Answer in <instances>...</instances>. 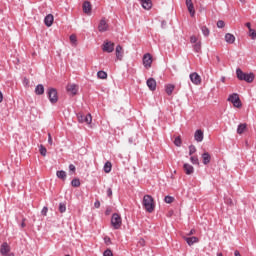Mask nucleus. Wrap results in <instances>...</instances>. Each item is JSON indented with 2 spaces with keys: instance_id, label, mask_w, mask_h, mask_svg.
<instances>
[{
  "instance_id": "obj_1",
  "label": "nucleus",
  "mask_w": 256,
  "mask_h": 256,
  "mask_svg": "<svg viewBox=\"0 0 256 256\" xmlns=\"http://www.w3.org/2000/svg\"><path fill=\"white\" fill-rule=\"evenodd\" d=\"M142 205L148 213H153V211H155V200H153L151 195H145L143 197Z\"/></svg>"
},
{
  "instance_id": "obj_2",
  "label": "nucleus",
  "mask_w": 256,
  "mask_h": 256,
  "mask_svg": "<svg viewBox=\"0 0 256 256\" xmlns=\"http://www.w3.org/2000/svg\"><path fill=\"white\" fill-rule=\"evenodd\" d=\"M111 225L114 229H121V225H123L121 215L114 213L111 218Z\"/></svg>"
},
{
  "instance_id": "obj_3",
  "label": "nucleus",
  "mask_w": 256,
  "mask_h": 256,
  "mask_svg": "<svg viewBox=\"0 0 256 256\" xmlns=\"http://www.w3.org/2000/svg\"><path fill=\"white\" fill-rule=\"evenodd\" d=\"M228 101L234 105V107H236L237 109L241 108L242 107V103H241V99L239 98V94L237 93H234V94H231L229 97H228Z\"/></svg>"
},
{
  "instance_id": "obj_4",
  "label": "nucleus",
  "mask_w": 256,
  "mask_h": 256,
  "mask_svg": "<svg viewBox=\"0 0 256 256\" xmlns=\"http://www.w3.org/2000/svg\"><path fill=\"white\" fill-rule=\"evenodd\" d=\"M77 119L79 123H86V125H91V122L93 121L91 114L85 115L83 113H78Z\"/></svg>"
},
{
  "instance_id": "obj_5",
  "label": "nucleus",
  "mask_w": 256,
  "mask_h": 256,
  "mask_svg": "<svg viewBox=\"0 0 256 256\" xmlns=\"http://www.w3.org/2000/svg\"><path fill=\"white\" fill-rule=\"evenodd\" d=\"M152 64H153V57L149 53L144 54L143 65L145 69H151Z\"/></svg>"
},
{
  "instance_id": "obj_6",
  "label": "nucleus",
  "mask_w": 256,
  "mask_h": 256,
  "mask_svg": "<svg viewBox=\"0 0 256 256\" xmlns=\"http://www.w3.org/2000/svg\"><path fill=\"white\" fill-rule=\"evenodd\" d=\"M102 51H104L105 53H113V51H115V43L105 42L103 44Z\"/></svg>"
},
{
  "instance_id": "obj_7",
  "label": "nucleus",
  "mask_w": 256,
  "mask_h": 256,
  "mask_svg": "<svg viewBox=\"0 0 256 256\" xmlns=\"http://www.w3.org/2000/svg\"><path fill=\"white\" fill-rule=\"evenodd\" d=\"M48 96L51 103H57V101H59V97L57 96V90H55L54 88L49 89Z\"/></svg>"
},
{
  "instance_id": "obj_8",
  "label": "nucleus",
  "mask_w": 256,
  "mask_h": 256,
  "mask_svg": "<svg viewBox=\"0 0 256 256\" xmlns=\"http://www.w3.org/2000/svg\"><path fill=\"white\" fill-rule=\"evenodd\" d=\"M190 81L194 85H201V76L197 74L196 72H193L190 74Z\"/></svg>"
},
{
  "instance_id": "obj_9",
  "label": "nucleus",
  "mask_w": 256,
  "mask_h": 256,
  "mask_svg": "<svg viewBox=\"0 0 256 256\" xmlns=\"http://www.w3.org/2000/svg\"><path fill=\"white\" fill-rule=\"evenodd\" d=\"M109 29V24H107V20L102 19L98 25V30L100 33H105Z\"/></svg>"
},
{
  "instance_id": "obj_10",
  "label": "nucleus",
  "mask_w": 256,
  "mask_h": 256,
  "mask_svg": "<svg viewBox=\"0 0 256 256\" xmlns=\"http://www.w3.org/2000/svg\"><path fill=\"white\" fill-rule=\"evenodd\" d=\"M186 7L191 17H195V6L193 5V0H186Z\"/></svg>"
},
{
  "instance_id": "obj_11",
  "label": "nucleus",
  "mask_w": 256,
  "mask_h": 256,
  "mask_svg": "<svg viewBox=\"0 0 256 256\" xmlns=\"http://www.w3.org/2000/svg\"><path fill=\"white\" fill-rule=\"evenodd\" d=\"M146 85L150 91H155V89H157V81H155L154 78H149L146 82Z\"/></svg>"
},
{
  "instance_id": "obj_12",
  "label": "nucleus",
  "mask_w": 256,
  "mask_h": 256,
  "mask_svg": "<svg viewBox=\"0 0 256 256\" xmlns=\"http://www.w3.org/2000/svg\"><path fill=\"white\" fill-rule=\"evenodd\" d=\"M67 91L68 93H71V95H77V91H79V86H77L76 84H68Z\"/></svg>"
},
{
  "instance_id": "obj_13",
  "label": "nucleus",
  "mask_w": 256,
  "mask_h": 256,
  "mask_svg": "<svg viewBox=\"0 0 256 256\" xmlns=\"http://www.w3.org/2000/svg\"><path fill=\"white\" fill-rule=\"evenodd\" d=\"M11 251V247H9V244L7 242H4L0 247V253L1 255H7Z\"/></svg>"
},
{
  "instance_id": "obj_14",
  "label": "nucleus",
  "mask_w": 256,
  "mask_h": 256,
  "mask_svg": "<svg viewBox=\"0 0 256 256\" xmlns=\"http://www.w3.org/2000/svg\"><path fill=\"white\" fill-rule=\"evenodd\" d=\"M186 243L191 247V245H195V243H199V238L192 236V237H184Z\"/></svg>"
},
{
  "instance_id": "obj_15",
  "label": "nucleus",
  "mask_w": 256,
  "mask_h": 256,
  "mask_svg": "<svg viewBox=\"0 0 256 256\" xmlns=\"http://www.w3.org/2000/svg\"><path fill=\"white\" fill-rule=\"evenodd\" d=\"M140 3L143 9H146V11H149V9L153 7V2H151V0H140Z\"/></svg>"
},
{
  "instance_id": "obj_16",
  "label": "nucleus",
  "mask_w": 256,
  "mask_h": 256,
  "mask_svg": "<svg viewBox=\"0 0 256 256\" xmlns=\"http://www.w3.org/2000/svg\"><path fill=\"white\" fill-rule=\"evenodd\" d=\"M184 172L186 175H193L195 168L192 165L185 163L183 166Z\"/></svg>"
},
{
  "instance_id": "obj_17",
  "label": "nucleus",
  "mask_w": 256,
  "mask_h": 256,
  "mask_svg": "<svg viewBox=\"0 0 256 256\" xmlns=\"http://www.w3.org/2000/svg\"><path fill=\"white\" fill-rule=\"evenodd\" d=\"M53 21H55V18L52 14H48L44 19L46 27H51V25H53Z\"/></svg>"
},
{
  "instance_id": "obj_18",
  "label": "nucleus",
  "mask_w": 256,
  "mask_h": 256,
  "mask_svg": "<svg viewBox=\"0 0 256 256\" xmlns=\"http://www.w3.org/2000/svg\"><path fill=\"white\" fill-rule=\"evenodd\" d=\"M91 9H92L91 2L85 1L83 3V11H84V13H86V15H91Z\"/></svg>"
},
{
  "instance_id": "obj_19",
  "label": "nucleus",
  "mask_w": 256,
  "mask_h": 256,
  "mask_svg": "<svg viewBox=\"0 0 256 256\" xmlns=\"http://www.w3.org/2000/svg\"><path fill=\"white\" fill-rule=\"evenodd\" d=\"M202 162L204 165H209V163H211V155L209 152H204L202 154Z\"/></svg>"
},
{
  "instance_id": "obj_20",
  "label": "nucleus",
  "mask_w": 256,
  "mask_h": 256,
  "mask_svg": "<svg viewBox=\"0 0 256 256\" xmlns=\"http://www.w3.org/2000/svg\"><path fill=\"white\" fill-rule=\"evenodd\" d=\"M116 59H118V61L123 60V47H121V45L116 47Z\"/></svg>"
},
{
  "instance_id": "obj_21",
  "label": "nucleus",
  "mask_w": 256,
  "mask_h": 256,
  "mask_svg": "<svg viewBox=\"0 0 256 256\" xmlns=\"http://www.w3.org/2000/svg\"><path fill=\"white\" fill-rule=\"evenodd\" d=\"M203 132L202 130H196L195 134H194V139L195 141H197L198 143H201V141H203Z\"/></svg>"
},
{
  "instance_id": "obj_22",
  "label": "nucleus",
  "mask_w": 256,
  "mask_h": 256,
  "mask_svg": "<svg viewBox=\"0 0 256 256\" xmlns=\"http://www.w3.org/2000/svg\"><path fill=\"white\" fill-rule=\"evenodd\" d=\"M225 41H226V43H229L230 45H233V43H235V36L231 33H227L225 35Z\"/></svg>"
},
{
  "instance_id": "obj_23",
  "label": "nucleus",
  "mask_w": 256,
  "mask_h": 256,
  "mask_svg": "<svg viewBox=\"0 0 256 256\" xmlns=\"http://www.w3.org/2000/svg\"><path fill=\"white\" fill-rule=\"evenodd\" d=\"M254 80H255V75L253 73H250V74L246 73L242 81H246V83H253Z\"/></svg>"
},
{
  "instance_id": "obj_24",
  "label": "nucleus",
  "mask_w": 256,
  "mask_h": 256,
  "mask_svg": "<svg viewBox=\"0 0 256 256\" xmlns=\"http://www.w3.org/2000/svg\"><path fill=\"white\" fill-rule=\"evenodd\" d=\"M246 129H247V124H245V123L240 124L237 128L238 135H243V133H245Z\"/></svg>"
},
{
  "instance_id": "obj_25",
  "label": "nucleus",
  "mask_w": 256,
  "mask_h": 256,
  "mask_svg": "<svg viewBox=\"0 0 256 256\" xmlns=\"http://www.w3.org/2000/svg\"><path fill=\"white\" fill-rule=\"evenodd\" d=\"M35 93L36 95H43V93H45V87H43L41 84L37 85L35 88Z\"/></svg>"
},
{
  "instance_id": "obj_26",
  "label": "nucleus",
  "mask_w": 256,
  "mask_h": 256,
  "mask_svg": "<svg viewBox=\"0 0 256 256\" xmlns=\"http://www.w3.org/2000/svg\"><path fill=\"white\" fill-rule=\"evenodd\" d=\"M236 75H237V78L240 80V81H243V79H245V76L247 75V73H244L243 71H241L240 68H238L236 70Z\"/></svg>"
},
{
  "instance_id": "obj_27",
  "label": "nucleus",
  "mask_w": 256,
  "mask_h": 256,
  "mask_svg": "<svg viewBox=\"0 0 256 256\" xmlns=\"http://www.w3.org/2000/svg\"><path fill=\"white\" fill-rule=\"evenodd\" d=\"M56 175L58 179H62V181H65V179H67V173L63 170L57 171Z\"/></svg>"
},
{
  "instance_id": "obj_28",
  "label": "nucleus",
  "mask_w": 256,
  "mask_h": 256,
  "mask_svg": "<svg viewBox=\"0 0 256 256\" xmlns=\"http://www.w3.org/2000/svg\"><path fill=\"white\" fill-rule=\"evenodd\" d=\"M173 91H175V85H173V84L166 85L167 95H173Z\"/></svg>"
},
{
  "instance_id": "obj_29",
  "label": "nucleus",
  "mask_w": 256,
  "mask_h": 256,
  "mask_svg": "<svg viewBox=\"0 0 256 256\" xmlns=\"http://www.w3.org/2000/svg\"><path fill=\"white\" fill-rule=\"evenodd\" d=\"M112 164L111 162H106L105 165H104V171L105 173H111V169H112Z\"/></svg>"
},
{
  "instance_id": "obj_30",
  "label": "nucleus",
  "mask_w": 256,
  "mask_h": 256,
  "mask_svg": "<svg viewBox=\"0 0 256 256\" xmlns=\"http://www.w3.org/2000/svg\"><path fill=\"white\" fill-rule=\"evenodd\" d=\"M97 77H98V79H107V72H105V71H98L97 72Z\"/></svg>"
},
{
  "instance_id": "obj_31",
  "label": "nucleus",
  "mask_w": 256,
  "mask_h": 256,
  "mask_svg": "<svg viewBox=\"0 0 256 256\" xmlns=\"http://www.w3.org/2000/svg\"><path fill=\"white\" fill-rule=\"evenodd\" d=\"M193 49L196 53H201V41L193 45Z\"/></svg>"
},
{
  "instance_id": "obj_32",
  "label": "nucleus",
  "mask_w": 256,
  "mask_h": 256,
  "mask_svg": "<svg viewBox=\"0 0 256 256\" xmlns=\"http://www.w3.org/2000/svg\"><path fill=\"white\" fill-rule=\"evenodd\" d=\"M201 31H202L204 37H209V33H210L209 28H207L206 26H203L201 28Z\"/></svg>"
},
{
  "instance_id": "obj_33",
  "label": "nucleus",
  "mask_w": 256,
  "mask_h": 256,
  "mask_svg": "<svg viewBox=\"0 0 256 256\" xmlns=\"http://www.w3.org/2000/svg\"><path fill=\"white\" fill-rule=\"evenodd\" d=\"M70 42L72 43V45H74V47H77V36L72 34L70 36Z\"/></svg>"
},
{
  "instance_id": "obj_34",
  "label": "nucleus",
  "mask_w": 256,
  "mask_h": 256,
  "mask_svg": "<svg viewBox=\"0 0 256 256\" xmlns=\"http://www.w3.org/2000/svg\"><path fill=\"white\" fill-rule=\"evenodd\" d=\"M39 151L42 157H45L47 155V148H45V146L40 145Z\"/></svg>"
},
{
  "instance_id": "obj_35",
  "label": "nucleus",
  "mask_w": 256,
  "mask_h": 256,
  "mask_svg": "<svg viewBox=\"0 0 256 256\" xmlns=\"http://www.w3.org/2000/svg\"><path fill=\"white\" fill-rule=\"evenodd\" d=\"M248 35L251 39L255 40L256 39V31L255 29H250L249 32H248Z\"/></svg>"
},
{
  "instance_id": "obj_36",
  "label": "nucleus",
  "mask_w": 256,
  "mask_h": 256,
  "mask_svg": "<svg viewBox=\"0 0 256 256\" xmlns=\"http://www.w3.org/2000/svg\"><path fill=\"white\" fill-rule=\"evenodd\" d=\"M190 161L193 165H199V158L197 156H191Z\"/></svg>"
},
{
  "instance_id": "obj_37",
  "label": "nucleus",
  "mask_w": 256,
  "mask_h": 256,
  "mask_svg": "<svg viewBox=\"0 0 256 256\" xmlns=\"http://www.w3.org/2000/svg\"><path fill=\"white\" fill-rule=\"evenodd\" d=\"M72 187H80L81 186V181L79 179H73L71 182Z\"/></svg>"
},
{
  "instance_id": "obj_38",
  "label": "nucleus",
  "mask_w": 256,
  "mask_h": 256,
  "mask_svg": "<svg viewBox=\"0 0 256 256\" xmlns=\"http://www.w3.org/2000/svg\"><path fill=\"white\" fill-rule=\"evenodd\" d=\"M165 203L171 204L173 201H175V198L173 196H166L164 198Z\"/></svg>"
},
{
  "instance_id": "obj_39",
  "label": "nucleus",
  "mask_w": 256,
  "mask_h": 256,
  "mask_svg": "<svg viewBox=\"0 0 256 256\" xmlns=\"http://www.w3.org/2000/svg\"><path fill=\"white\" fill-rule=\"evenodd\" d=\"M59 211L60 213H65V211H67V207L65 206V204L63 203L59 204Z\"/></svg>"
},
{
  "instance_id": "obj_40",
  "label": "nucleus",
  "mask_w": 256,
  "mask_h": 256,
  "mask_svg": "<svg viewBox=\"0 0 256 256\" xmlns=\"http://www.w3.org/2000/svg\"><path fill=\"white\" fill-rule=\"evenodd\" d=\"M174 144L176 145V147H181V137H176L174 140Z\"/></svg>"
},
{
  "instance_id": "obj_41",
  "label": "nucleus",
  "mask_w": 256,
  "mask_h": 256,
  "mask_svg": "<svg viewBox=\"0 0 256 256\" xmlns=\"http://www.w3.org/2000/svg\"><path fill=\"white\" fill-rule=\"evenodd\" d=\"M217 27H218L219 29H223V27H225V22H224L223 20H219V21L217 22Z\"/></svg>"
},
{
  "instance_id": "obj_42",
  "label": "nucleus",
  "mask_w": 256,
  "mask_h": 256,
  "mask_svg": "<svg viewBox=\"0 0 256 256\" xmlns=\"http://www.w3.org/2000/svg\"><path fill=\"white\" fill-rule=\"evenodd\" d=\"M195 151H197V148L194 145H191L189 147V155H193V153H195Z\"/></svg>"
},
{
  "instance_id": "obj_43",
  "label": "nucleus",
  "mask_w": 256,
  "mask_h": 256,
  "mask_svg": "<svg viewBox=\"0 0 256 256\" xmlns=\"http://www.w3.org/2000/svg\"><path fill=\"white\" fill-rule=\"evenodd\" d=\"M190 43H194V44L199 43L197 36H191L190 37Z\"/></svg>"
},
{
  "instance_id": "obj_44",
  "label": "nucleus",
  "mask_w": 256,
  "mask_h": 256,
  "mask_svg": "<svg viewBox=\"0 0 256 256\" xmlns=\"http://www.w3.org/2000/svg\"><path fill=\"white\" fill-rule=\"evenodd\" d=\"M104 256H113V252L111 251V249H107L104 254Z\"/></svg>"
},
{
  "instance_id": "obj_45",
  "label": "nucleus",
  "mask_w": 256,
  "mask_h": 256,
  "mask_svg": "<svg viewBox=\"0 0 256 256\" xmlns=\"http://www.w3.org/2000/svg\"><path fill=\"white\" fill-rule=\"evenodd\" d=\"M107 195H108V197H113V190L111 189V188H108L107 189Z\"/></svg>"
},
{
  "instance_id": "obj_46",
  "label": "nucleus",
  "mask_w": 256,
  "mask_h": 256,
  "mask_svg": "<svg viewBox=\"0 0 256 256\" xmlns=\"http://www.w3.org/2000/svg\"><path fill=\"white\" fill-rule=\"evenodd\" d=\"M94 207L96 209H99V207H101V202H99V200H96L95 203H94Z\"/></svg>"
},
{
  "instance_id": "obj_47",
  "label": "nucleus",
  "mask_w": 256,
  "mask_h": 256,
  "mask_svg": "<svg viewBox=\"0 0 256 256\" xmlns=\"http://www.w3.org/2000/svg\"><path fill=\"white\" fill-rule=\"evenodd\" d=\"M48 211H49V208L44 207V208L42 209V215L47 216V212H48Z\"/></svg>"
},
{
  "instance_id": "obj_48",
  "label": "nucleus",
  "mask_w": 256,
  "mask_h": 256,
  "mask_svg": "<svg viewBox=\"0 0 256 256\" xmlns=\"http://www.w3.org/2000/svg\"><path fill=\"white\" fill-rule=\"evenodd\" d=\"M48 143L49 145H53V138L51 137V134H48Z\"/></svg>"
},
{
  "instance_id": "obj_49",
  "label": "nucleus",
  "mask_w": 256,
  "mask_h": 256,
  "mask_svg": "<svg viewBox=\"0 0 256 256\" xmlns=\"http://www.w3.org/2000/svg\"><path fill=\"white\" fill-rule=\"evenodd\" d=\"M75 169H76L75 165H73V164L69 165V170L72 171L73 173H75Z\"/></svg>"
},
{
  "instance_id": "obj_50",
  "label": "nucleus",
  "mask_w": 256,
  "mask_h": 256,
  "mask_svg": "<svg viewBox=\"0 0 256 256\" xmlns=\"http://www.w3.org/2000/svg\"><path fill=\"white\" fill-rule=\"evenodd\" d=\"M138 245H140V247H145V241L143 239L139 240Z\"/></svg>"
},
{
  "instance_id": "obj_51",
  "label": "nucleus",
  "mask_w": 256,
  "mask_h": 256,
  "mask_svg": "<svg viewBox=\"0 0 256 256\" xmlns=\"http://www.w3.org/2000/svg\"><path fill=\"white\" fill-rule=\"evenodd\" d=\"M104 241H105L106 245H109V243H111V238L105 237Z\"/></svg>"
},
{
  "instance_id": "obj_52",
  "label": "nucleus",
  "mask_w": 256,
  "mask_h": 256,
  "mask_svg": "<svg viewBox=\"0 0 256 256\" xmlns=\"http://www.w3.org/2000/svg\"><path fill=\"white\" fill-rule=\"evenodd\" d=\"M245 26L247 27L248 31H251V29H253L251 28V22L246 23Z\"/></svg>"
},
{
  "instance_id": "obj_53",
  "label": "nucleus",
  "mask_w": 256,
  "mask_h": 256,
  "mask_svg": "<svg viewBox=\"0 0 256 256\" xmlns=\"http://www.w3.org/2000/svg\"><path fill=\"white\" fill-rule=\"evenodd\" d=\"M195 233H196L195 229H192V230H190V232L188 233V235H189V236L195 235Z\"/></svg>"
},
{
  "instance_id": "obj_54",
  "label": "nucleus",
  "mask_w": 256,
  "mask_h": 256,
  "mask_svg": "<svg viewBox=\"0 0 256 256\" xmlns=\"http://www.w3.org/2000/svg\"><path fill=\"white\" fill-rule=\"evenodd\" d=\"M0 103H3V93L0 91Z\"/></svg>"
},
{
  "instance_id": "obj_55",
  "label": "nucleus",
  "mask_w": 256,
  "mask_h": 256,
  "mask_svg": "<svg viewBox=\"0 0 256 256\" xmlns=\"http://www.w3.org/2000/svg\"><path fill=\"white\" fill-rule=\"evenodd\" d=\"M234 255H235V256H241V253H239V250H236V251L234 252Z\"/></svg>"
},
{
  "instance_id": "obj_56",
  "label": "nucleus",
  "mask_w": 256,
  "mask_h": 256,
  "mask_svg": "<svg viewBox=\"0 0 256 256\" xmlns=\"http://www.w3.org/2000/svg\"><path fill=\"white\" fill-rule=\"evenodd\" d=\"M240 3H242L243 5H245L246 1L245 0H239Z\"/></svg>"
},
{
  "instance_id": "obj_57",
  "label": "nucleus",
  "mask_w": 256,
  "mask_h": 256,
  "mask_svg": "<svg viewBox=\"0 0 256 256\" xmlns=\"http://www.w3.org/2000/svg\"><path fill=\"white\" fill-rule=\"evenodd\" d=\"M165 25H167V22L163 21L162 22V27H165Z\"/></svg>"
},
{
  "instance_id": "obj_58",
  "label": "nucleus",
  "mask_w": 256,
  "mask_h": 256,
  "mask_svg": "<svg viewBox=\"0 0 256 256\" xmlns=\"http://www.w3.org/2000/svg\"><path fill=\"white\" fill-rule=\"evenodd\" d=\"M21 227H25V220H23Z\"/></svg>"
},
{
  "instance_id": "obj_59",
  "label": "nucleus",
  "mask_w": 256,
  "mask_h": 256,
  "mask_svg": "<svg viewBox=\"0 0 256 256\" xmlns=\"http://www.w3.org/2000/svg\"><path fill=\"white\" fill-rule=\"evenodd\" d=\"M7 256H15V254L11 253V254H6Z\"/></svg>"
},
{
  "instance_id": "obj_60",
  "label": "nucleus",
  "mask_w": 256,
  "mask_h": 256,
  "mask_svg": "<svg viewBox=\"0 0 256 256\" xmlns=\"http://www.w3.org/2000/svg\"><path fill=\"white\" fill-rule=\"evenodd\" d=\"M216 59H217L218 62L221 61V59L219 58V56H217Z\"/></svg>"
},
{
  "instance_id": "obj_61",
  "label": "nucleus",
  "mask_w": 256,
  "mask_h": 256,
  "mask_svg": "<svg viewBox=\"0 0 256 256\" xmlns=\"http://www.w3.org/2000/svg\"><path fill=\"white\" fill-rule=\"evenodd\" d=\"M217 256H223V253H218Z\"/></svg>"
}]
</instances>
